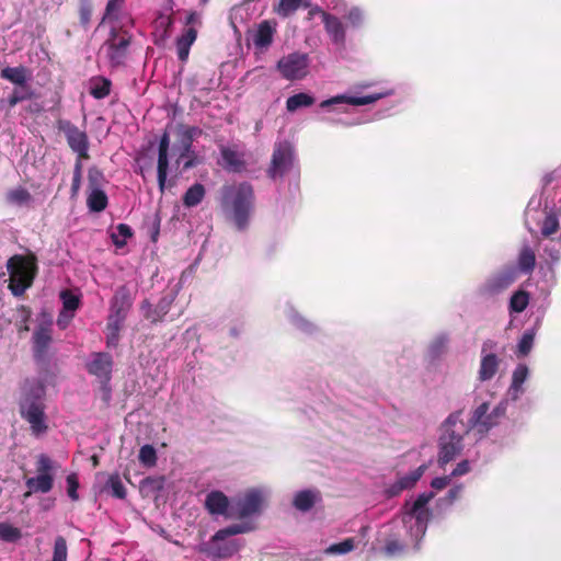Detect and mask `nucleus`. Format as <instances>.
I'll return each mask as SVG.
<instances>
[{
  "mask_svg": "<svg viewBox=\"0 0 561 561\" xmlns=\"http://www.w3.org/2000/svg\"><path fill=\"white\" fill-rule=\"evenodd\" d=\"M426 469V465H421L419 468H416L409 474L398 479V481L391 486V493L393 495H397L403 490L412 489L416 484V482L422 478Z\"/></svg>",
  "mask_w": 561,
  "mask_h": 561,
  "instance_id": "27",
  "label": "nucleus"
},
{
  "mask_svg": "<svg viewBox=\"0 0 561 561\" xmlns=\"http://www.w3.org/2000/svg\"><path fill=\"white\" fill-rule=\"evenodd\" d=\"M53 469V461L51 459L42 454L38 456L37 458V462H36V471L38 474L43 473V474H50V471Z\"/></svg>",
  "mask_w": 561,
  "mask_h": 561,
  "instance_id": "53",
  "label": "nucleus"
},
{
  "mask_svg": "<svg viewBox=\"0 0 561 561\" xmlns=\"http://www.w3.org/2000/svg\"><path fill=\"white\" fill-rule=\"evenodd\" d=\"M322 16V21L324 23V27L332 42L340 46L344 47L345 45V30L342 22L334 15H331L324 11H319Z\"/></svg>",
  "mask_w": 561,
  "mask_h": 561,
  "instance_id": "20",
  "label": "nucleus"
},
{
  "mask_svg": "<svg viewBox=\"0 0 561 561\" xmlns=\"http://www.w3.org/2000/svg\"><path fill=\"white\" fill-rule=\"evenodd\" d=\"M42 388H36L23 396L20 401L21 416L30 423L32 434L39 436L47 432L45 404L42 401Z\"/></svg>",
  "mask_w": 561,
  "mask_h": 561,
  "instance_id": "4",
  "label": "nucleus"
},
{
  "mask_svg": "<svg viewBox=\"0 0 561 561\" xmlns=\"http://www.w3.org/2000/svg\"><path fill=\"white\" fill-rule=\"evenodd\" d=\"M314 103V98L300 92L289 96L286 101V108L288 112H296L300 107H308Z\"/></svg>",
  "mask_w": 561,
  "mask_h": 561,
  "instance_id": "36",
  "label": "nucleus"
},
{
  "mask_svg": "<svg viewBox=\"0 0 561 561\" xmlns=\"http://www.w3.org/2000/svg\"><path fill=\"white\" fill-rule=\"evenodd\" d=\"M54 485V478L51 474H37L34 478L26 480V486L31 492L48 493Z\"/></svg>",
  "mask_w": 561,
  "mask_h": 561,
  "instance_id": "31",
  "label": "nucleus"
},
{
  "mask_svg": "<svg viewBox=\"0 0 561 561\" xmlns=\"http://www.w3.org/2000/svg\"><path fill=\"white\" fill-rule=\"evenodd\" d=\"M68 547L62 536H58L54 542L51 561H67Z\"/></svg>",
  "mask_w": 561,
  "mask_h": 561,
  "instance_id": "43",
  "label": "nucleus"
},
{
  "mask_svg": "<svg viewBox=\"0 0 561 561\" xmlns=\"http://www.w3.org/2000/svg\"><path fill=\"white\" fill-rule=\"evenodd\" d=\"M535 340V333L533 331L524 332L522 339L517 345V354L518 356H527L533 348Z\"/></svg>",
  "mask_w": 561,
  "mask_h": 561,
  "instance_id": "44",
  "label": "nucleus"
},
{
  "mask_svg": "<svg viewBox=\"0 0 561 561\" xmlns=\"http://www.w3.org/2000/svg\"><path fill=\"white\" fill-rule=\"evenodd\" d=\"M53 343L51 328L41 324L33 333V357L38 365L47 366L50 363V345Z\"/></svg>",
  "mask_w": 561,
  "mask_h": 561,
  "instance_id": "8",
  "label": "nucleus"
},
{
  "mask_svg": "<svg viewBox=\"0 0 561 561\" xmlns=\"http://www.w3.org/2000/svg\"><path fill=\"white\" fill-rule=\"evenodd\" d=\"M178 128L182 147V151L178 158V163H180L181 159L186 157L191 151L194 138L202 135L203 130L196 126H186L183 124H180Z\"/></svg>",
  "mask_w": 561,
  "mask_h": 561,
  "instance_id": "23",
  "label": "nucleus"
},
{
  "mask_svg": "<svg viewBox=\"0 0 561 561\" xmlns=\"http://www.w3.org/2000/svg\"><path fill=\"white\" fill-rule=\"evenodd\" d=\"M56 126L57 129L65 135L69 148L79 156V158H90V142L84 130H80L68 119H58Z\"/></svg>",
  "mask_w": 561,
  "mask_h": 561,
  "instance_id": "5",
  "label": "nucleus"
},
{
  "mask_svg": "<svg viewBox=\"0 0 561 561\" xmlns=\"http://www.w3.org/2000/svg\"><path fill=\"white\" fill-rule=\"evenodd\" d=\"M529 304V294L525 290L515 291L510 300V310L513 312H523Z\"/></svg>",
  "mask_w": 561,
  "mask_h": 561,
  "instance_id": "38",
  "label": "nucleus"
},
{
  "mask_svg": "<svg viewBox=\"0 0 561 561\" xmlns=\"http://www.w3.org/2000/svg\"><path fill=\"white\" fill-rule=\"evenodd\" d=\"M205 508L210 515L232 517V514L228 512L229 499L221 491H211L206 495Z\"/></svg>",
  "mask_w": 561,
  "mask_h": 561,
  "instance_id": "18",
  "label": "nucleus"
},
{
  "mask_svg": "<svg viewBox=\"0 0 561 561\" xmlns=\"http://www.w3.org/2000/svg\"><path fill=\"white\" fill-rule=\"evenodd\" d=\"M293 156L289 146L278 145L273 152L268 175L272 179L283 176L291 164Z\"/></svg>",
  "mask_w": 561,
  "mask_h": 561,
  "instance_id": "14",
  "label": "nucleus"
},
{
  "mask_svg": "<svg viewBox=\"0 0 561 561\" xmlns=\"http://www.w3.org/2000/svg\"><path fill=\"white\" fill-rule=\"evenodd\" d=\"M169 149H170V135L168 131H164L159 140L158 146V165H157V175H158V185L161 193L164 192L167 185L168 170H169Z\"/></svg>",
  "mask_w": 561,
  "mask_h": 561,
  "instance_id": "12",
  "label": "nucleus"
},
{
  "mask_svg": "<svg viewBox=\"0 0 561 561\" xmlns=\"http://www.w3.org/2000/svg\"><path fill=\"white\" fill-rule=\"evenodd\" d=\"M470 471V465L468 460L460 461L456 468L453 470L450 477H459L468 473Z\"/></svg>",
  "mask_w": 561,
  "mask_h": 561,
  "instance_id": "61",
  "label": "nucleus"
},
{
  "mask_svg": "<svg viewBox=\"0 0 561 561\" xmlns=\"http://www.w3.org/2000/svg\"><path fill=\"white\" fill-rule=\"evenodd\" d=\"M113 358L108 353H95L92 360L87 365L89 374L95 376L101 382L107 383L111 380Z\"/></svg>",
  "mask_w": 561,
  "mask_h": 561,
  "instance_id": "13",
  "label": "nucleus"
},
{
  "mask_svg": "<svg viewBox=\"0 0 561 561\" xmlns=\"http://www.w3.org/2000/svg\"><path fill=\"white\" fill-rule=\"evenodd\" d=\"M253 205L254 191L251 184L243 182L238 185H225L222 187V210L232 219L238 230L241 231L248 227Z\"/></svg>",
  "mask_w": 561,
  "mask_h": 561,
  "instance_id": "1",
  "label": "nucleus"
},
{
  "mask_svg": "<svg viewBox=\"0 0 561 561\" xmlns=\"http://www.w3.org/2000/svg\"><path fill=\"white\" fill-rule=\"evenodd\" d=\"M112 82L104 77H96L91 80L90 94L96 99L102 100L111 93Z\"/></svg>",
  "mask_w": 561,
  "mask_h": 561,
  "instance_id": "35",
  "label": "nucleus"
},
{
  "mask_svg": "<svg viewBox=\"0 0 561 561\" xmlns=\"http://www.w3.org/2000/svg\"><path fill=\"white\" fill-rule=\"evenodd\" d=\"M505 413V408L502 405L495 407L490 414L493 416L494 420H496V423H499V419L502 417Z\"/></svg>",
  "mask_w": 561,
  "mask_h": 561,
  "instance_id": "64",
  "label": "nucleus"
},
{
  "mask_svg": "<svg viewBox=\"0 0 561 561\" xmlns=\"http://www.w3.org/2000/svg\"><path fill=\"white\" fill-rule=\"evenodd\" d=\"M197 38V30L195 27H187L181 36L176 38V54L182 62H186L190 56L191 46Z\"/></svg>",
  "mask_w": 561,
  "mask_h": 561,
  "instance_id": "22",
  "label": "nucleus"
},
{
  "mask_svg": "<svg viewBox=\"0 0 561 561\" xmlns=\"http://www.w3.org/2000/svg\"><path fill=\"white\" fill-rule=\"evenodd\" d=\"M124 321L125 320L108 317V321L106 324V329L108 332V334H107V344L108 345L117 344V342L119 340V331L122 329Z\"/></svg>",
  "mask_w": 561,
  "mask_h": 561,
  "instance_id": "40",
  "label": "nucleus"
},
{
  "mask_svg": "<svg viewBox=\"0 0 561 561\" xmlns=\"http://www.w3.org/2000/svg\"><path fill=\"white\" fill-rule=\"evenodd\" d=\"M433 497V492L421 493L413 504L410 505L408 502L404 504L405 515L414 518L423 533L425 531L427 523L432 516L431 511L426 506Z\"/></svg>",
  "mask_w": 561,
  "mask_h": 561,
  "instance_id": "10",
  "label": "nucleus"
},
{
  "mask_svg": "<svg viewBox=\"0 0 561 561\" xmlns=\"http://www.w3.org/2000/svg\"><path fill=\"white\" fill-rule=\"evenodd\" d=\"M107 485L110 486L113 496L117 499L126 497V489L118 474H112L108 479Z\"/></svg>",
  "mask_w": 561,
  "mask_h": 561,
  "instance_id": "45",
  "label": "nucleus"
},
{
  "mask_svg": "<svg viewBox=\"0 0 561 561\" xmlns=\"http://www.w3.org/2000/svg\"><path fill=\"white\" fill-rule=\"evenodd\" d=\"M0 76L2 79L10 81L18 87H21L22 90H25V87H28L27 80L30 78V71L24 66L5 67L1 69Z\"/></svg>",
  "mask_w": 561,
  "mask_h": 561,
  "instance_id": "24",
  "label": "nucleus"
},
{
  "mask_svg": "<svg viewBox=\"0 0 561 561\" xmlns=\"http://www.w3.org/2000/svg\"><path fill=\"white\" fill-rule=\"evenodd\" d=\"M185 25H186V28L187 27H195L197 30V27L202 26V16H201V14L195 12V11L190 12L186 15V19H185Z\"/></svg>",
  "mask_w": 561,
  "mask_h": 561,
  "instance_id": "58",
  "label": "nucleus"
},
{
  "mask_svg": "<svg viewBox=\"0 0 561 561\" xmlns=\"http://www.w3.org/2000/svg\"><path fill=\"white\" fill-rule=\"evenodd\" d=\"M64 310L60 312L57 323L60 328H66L69 320L73 318V312L80 306V299L70 290H62L60 293Z\"/></svg>",
  "mask_w": 561,
  "mask_h": 561,
  "instance_id": "21",
  "label": "nucleus"
},
{
  "mask_svg": "<svg viewBox=\"0 0 561 561\" xmlns=\"http://www.w3.org/2000/svg\"><path fill=\"white\" fill-rule=\"evenodd\" d=\"M245 531H248V527H245L243 525H230L226 528H222V529H219L218 531H216V534L211 538V541L213 542L222 541L230 536L243 534Z\"/></svg>",
  "mask_w": 561,
  "mask_h": 561,
  "instance_id": "41",
  "label": "nucleus"
},
{
  "mask_svg": "<svg viewBox=\"0 0 561 561\" xmlns=\"http://www.w3.org/2000/svg\"><path fill=\"white\" fill-rule=\"evenodd\" d=\"M500 365V359L495 354H486L481 357L480 368L478 371V378L480 381L491 380Z\"/></svg>",
  "mask_w": 561,
  "mask_h": 561,
  "instance_id": "29",
  "label": "nucleus"
},
{
  "mask_svg": "<svg viewBox=\"0 0 561 561\" xmlns=\"http://www.w3.org/2000/svg\"><path fill=\"white\" fill-rule=\"evenodd\" d=\"M403 550V545H401L398 540H389L386 542L385 552L387 556H393Z\"/></svg>",
  "mask_w": 561,
  "mask_h": 561,
  "instance_id": "59",
  "label": "nucleus"
},
{
  "mask_svg": "<svg viewBox=\"0 0 561 561\" xmlns=\"http://www.w3.org/2000/svg\"><path fill=\"white\" fill-rule=\"evenodd\" d=\"M81 180L82 176L73 175L72 176V183H71V197H76L80 191L81 187Z\"/></svg>",
  "mask_w": 561,
  "mask_h": 561,
  "instance_id": "62",
  "label": "nucleus"
},
{
  "mask_svg": "<svg viewBox=\"0 0 561 561\" xmlns=\"http://www.w3.org/2000/svg\"><path fill=\"white\" fill-rule=\"evenodd\" d=\"M104 174L98 167H91L88 171V183L91 190L101 188Z\"/></svg>",
  "mask_w": 561,
  "mask_h": 561,
  "instance_id": "50",
  "label": "nucleus"
},
{
  "mask_svg": "<svg viewBox=\"0 0 561 561\" xmlns=\"http://www.w3.org/2000/svg\"><path fill=\"white\" fill-rule=\"evenodd\" d=\"M309 58L307 54L291 53L277 62V69L286 80H301L308 75Z\"/></svg>",
  "mask_w": 561,
  "mask_h": 561,
  "instance_id": "7",
  "label": "nucleus"
},
{
  "mask_svg": "<svg viewBox=\"0 0 561 561\" xmlns=\"http://www.w3.org/2000/svg\"><path fill=\"white\" fill-rule=\"evenodd\" d=\"M275 26L270 21H263L259 24L253 35V44L256 48L265 49L273 43Z\"/></svg>",
  "mask_w": 561,
  "mask_h": 561,
  "instance_id": "26",
  "label": "nucleus"
},
{
  "mask_svg": "<svg viewBox=\"0 0 561 561\" xmlns=\"http://www.w3.org/2000/svg\"><path fill=\"white\" fill-rule=\"evenodd\" d=\"M31 96L32 93L30 87H25V90H22L21 87L15 88L8 99L9 106L14 107L20 102L31 99Z\"/></svg>",
  "mask_w": 561,
  "mask_h": 561,
  "instance_id": "48",
  "label": "nucleus"
},
{
  "mask_svg": "<svg viewBox=\"0 0 561 561\" xmlns=\"http://www.w3.org/2000/svg\"><path fill=\"white\" fill-rule=\"evenodd\" d=\"M20 537L21 531L19 528L8 523H0V539L12 542L20 539Z\"/></svg>",
  "mask_w": 561,
  "mask_h": 561,
  "instance_id": "46",
  "label": "nucleus"
},
{
  "mask_svg": "<svg viewBox=\"0 0 561 561\" xmlns=\"http://www.w3.org/2000/svg\"><path fill=\"white\" fill-rule=\"evenodd\" d=\"M139 461L146 467H153L157 463V451L152 445H144L138 455Z\"/></svg>",
  "mask_w": 561,
  "mask_h": 561,
  "instance_id": "42",
  "label": "nucleus"
},
{
  "mask_svg": "<svg viewBox=\"0 0 561 561\" xmlns=\"http://www.w3.org/2000/svg\"><path fill=\"white\" fill-rule=\"evenodd\" d=\"M348 20L353 25H358L362 22V13L359 10H352L348 14Z\"/></svg>",
  "mask_w": 561,
  "mask_h": 561,
  "instance_id": "63",
  "label": "nucleus"
},
{
  "mask_svg": "<svg viewBox=\"0 0 561 561\" xmlns=\"http://www.w3.org/2000/svg\"><path fill=\"white\" fill-rule=\"evenodd\" d=\"M121 2H107L105 13L102 19V23L113 22L117 20V13L121 10Z\"/></svg>",
  "mask_w": 561,
  "mask_h": 561,
  "instance_id": "54",
  "label": "nucleus"
},
{
  "mask_svg": "<svg viewBox=\"0 0 561 561\" xmlns=\"http://www.w3.org/2000/svg\"><path fill=\"white\" fill-rule=\"evenodd\" d=\"M489 409L490 404L488 402H483L472 412L469 423L467 424L468 427H470V431L472 428H478L479 432L486 433L497 424L496 420H494L489 413Z\"/></svg>",
  "mask_w": 561,
  "mask_h": 561,
  "instance_id": "17",
  "label": "nucleus"
},
{
  "mask_svg": "<svg viewBox=\"0 0 561 561\" xmlns=\"http://www.w3.org/2000/svg\"><path fill=\"white\" fill-rule=\"evenodd\" d=\"M462 411H456L442 424V433L438 439V465L446 466L453 461L463 449V437L469 434L470 427L461 419Z\"/></svg>",
  "mask_w": 561,
  "mask_h": 561,
  "instance_id": "2",
  "label": "nucleus"
},
{
  "mask_svg": "<svg viewBox=\"0 0 561 561\" xmlns=\"http://www.w3.org/2000/svg\"><path fill=\"white\" fill-rule=\"evenodd\" d=\"M517 264L520 272L526 274L531 273L536 266L535 251L528 245L523 247L518 255Z\"/></svg>",
  "mask_w": 561,
  "mask_h": 561,
  "instance_id": "33",
  "label": "nucleus"
},
{
  "mask_svg": "<svg viewBox=\"0 0 561 561\" xmlns=\"http://www.w3.org/2000/svg\"><path fill=\"white\" fill-rule=\"evenodd\" d=\"M379 99V95H365V96H345V95H336L329 100H324L320 103L322 108L329 107L334 104L347 103L354 106L367 105L376 102Z\"/></svg>",
  "mask_w": 561,
  "mask_h": 561,
  "instance_id": "25",
  "label": "nucleus"
},
{
  "mask_svg": "<svg viewBox=\"0 0 561 561\" xmlns=\"http://www.w3.org/2000/svg\"><path fill=\"white\" fill-rule=\"evenodd\" d=\"M238 551V546L236 542L231 541L224 547L218 546L215 551V556L218 558H228L231 557L234 552Z\"/></svg>",
  "mask_w": 561,
  "mask_h": 561,
  "instance_id": "56",
  "label": "nucleus"
},
{
  "mask_svg": "<svg viewBox=\"0 0 561 561\" xmlns=\"http://www.w3.org/2000/svg\"><path fill=\"white\" fill-rule=\"evenodd\" d=\"M559 229V220L558 217L553 214L546 216L542 226H541V234L543 237H550L556 233Z\"/></svg>",
  "mask_w": 561,
  "mask_h": 561,
  "instance_id": "49",
  "label": "nucleus"
},
{
  "mask_svg": "<svg viewBox=\"0 0 561 561\" xmlns=\"http://www.w3.org/2000/svg\"><path fill=\"white\" fill-rule=\"evenodd\" d=\"M528 376V367L524 364L517 365L512 376V388L515 390L520 389Z\"/></svg>",
  "mask_w": 561,
  "mask_h": 561,
  "instance_id": "47",
  "label": "nucleus"
},
{
  "mask_svg": "<svg viewBox=\"0 0 561 561\" xmlns=\"http://www.w3.org/2000/svg\"><path fill=\"white\" fill-rule=\"evenodd\" d=\"M108 204L107 195L101 188L91 190L87 198V205L91 211H103Z\"/></svg>",
  "mask_w": 561,
  "mask_h": 561,
  "instance_id": "34",
  "label": "nucleus"
},
{
  "mask_svg": "<svg viewBox=\"0 0 561 561\" xmlns=\"http://www.w3.org/2000/svg\"><path fill=\"white\" fill-rule=\"evenodd\" d=\"M131 36L121 26L112 25L110 37L105 42L107 57L112 66H119L127 56Z\"/></svg>",
  "mask_w": 561,
  "mask_h": 561,
  "instance_id": "6",
  "label": "nucleus"
},
{
  "mask_svg": "<svg viewBox=\"0 0 561 561\" xmlns=\"http://www.w3.org/2000/svg\"><path fill=\"white\" fill-rule=\"evenodd\" d=\"M7 202L12 205H24L27 204L31 199V193L22 186H19L16 188L10 190L7 193Z\"/></svg>",
  "mask_w": 561,
  "mask_h": 561,
  "instance_id": "37",
  "label": "nucleus"
},
{
  "mask_svg": "<svg viewBox=\"0 0 561 561\" xmlns=\"http://www.w3.org/2000/svg\"><path fill=\"white\" fill-rule=\"evenodd\" d=\"M7 267L10 275L9 289L14 296H22L33 284L36 273L35 260L15 254L9 259Z\"/></svg>",
  "mask_w": 561,
  "mask_h": 561,
  "instance_id": "3",
  "label": "nucleus"
},
{
  "mask_svg": "<svg viewBox=\"0 0 561 561\" xmlns=\"http://www.w3.org/2000/svg\"><path fill=\"white\" fill-rule=\"evenodd\" d=\"M133 237V230L127 224H118L116 231L112 233L111 238L117 248L126 245L127 240Z\"/></svg>",
  "mask_w": 561,
  "mask_h": 561,
  "instance_id": "39",
  "label": "nucleus"
},
{
  "mask_svg": "<svg viewBox=\"0 0 561 561\" xmlns=\"http://www.w3.org/2000/svg\"><path fill=\"white\" fill-rule=\"evenodd\" d=\"M131 306L133 298L129 288L126 285L119 286L111 300L108 317L125 320Z\"/></svg>",
  "mask_w": 561,
  "mask_h": 561,
  "instance_id": "15",
  "label": "nucleus"
},
{
  "mask_svg": "<svg viewBox=\"0 0 561 561\" xmlns=\"http://www.w3.org/2000/svg\"><path fill=\"white\" fill-rule=\"evenodd\" d=\"M450 476L434 478L431 482V486L435 490H443L450 483Z\"/></svg>",
  "mask_w": 561,
  "mask_h": 561,
  "instance_id": "60",
  "label": "nucleus"
},
{
  "mask_svg": "<svg viewBox=\"0 0 561 561\" xmlns=\"http://www.w3.org/2000/svg\"><path fill=\"white\" fill-rule=\"evenodd\" d=\"M310 2H278L277 11L285 14L296 11L298 8H308Z\"/></svg>",
  "mask_w": 561,
  "mask_h": 561,
  "instance_id": "57",
  "label": "nucleus"
},
{
  "mask_svg": "<svg viewBox=\"0 0 561 561\" xmlns=\"http://www.w3.org/2000/svg\"><path fill=\"white\" fill-rule=\"evenodd\" d=\"M206 194L205 186L201 183H195L187 188L183 195V205L187 208L195 207L204 199Z\"/></svg>",
  "mask_w": 561,
  "mask_h": 561,
  "instance_id": "32",
  "label": "nucleus"
},
{
  "mask_svg": "<svg viewBox=\"0 0 561 561\" xmlns=\"http://www.w3.org/2000/svg\"><path fill=\"white\" fill-rule=\"evenodd\" d=\"M354 549V539L347 538L339 543H333L329 547L328 551L331 553H347Z\"/></svg>",
  "mask_w": 561,
  "mask_h": 561,
  "instance_id": "51",
  "label": "nucleus"
},
{
  "mask_svg": "<svg viewBox=\"0 0 561 561\" xmlns=\"http://www.w3.org/2000/svg\"><path fill=\"white\" fill-rule=\"evenodd\" d=\"M220 154L226 170L231 172H241L244 169L245 163L236 150L229 147H221Z\"/></svg>",
  "mask_w": 561,
  "mask_h": 561,
  "instance_id": "30",
  "label": "nucleus"
},
{
  "mask_svg": "<svg viewBox=\"0 0 561 561\" xmlns=\"http://www.w3.org/2000/svg\"><path fill=\"white\" fill-rule=\"evenodd\" d=\"M320 493L319 491L314 490H302L296 493L293 505L296 510L300 512H308L310 511L314 504L320 501Z\"/></svg>",
  "mask_w": 561,
  "mask_h": 561,
  "instance_id": "28",
  "label": "nucleus"
},
{
  "mask_svg": "<svg viewBox=\"0 0 561 561\" xmlns=\"http://www.w3.org/2000/svg\"><path fill=\"white\" fill-rule=\"evenodd\" d=\"M262 495L259 491L248 492L243 499L237 503V515L239 518L249 517L259 513L262 506Z\"/></svg>",
  "mask_w": 561,
  "mask_h": 561,
  "instance_id": "19",
  "label": "nucleus"
},
{
  "mask_svg": "<svg viewBox=\"0 0 561 561\" xmlns=\"http://www.w3.org/2000/svg\"><path fill=\"white\" fill-rule=\"evenodd\" d=\"M66 481H67L68 496L73 501L78 500L79 495H78L77 491L79 488V481H78L77 474L76 473L69 474L67 477Z\"/></svg>",
  "mask_w": 561,
  "mask_h": 561,
  "instance_id": "55",
  "label": "nucleus"
},
{
  "mask_svg": "<svg viewBox=\"0 0 561 561\" xmlns=\"http://www.w3.org/2000/svg\"><path fill=\"white\" fill-rule=\"evenodd\" d=\"M32 316V310L24 306L20 305L15 308H9L2 313V319L7 323H12L15 325L19 334H23L30 331L28 321Z\"/></svg>",
  "mask_w": 561,
  "mask_h": 561,
  "instance_id": "16",
  "label": "nucleus"
},
{
  "mask_svg": "<svg viewBox=\"0 0 561 561\" xmlns=\"http://www.w3.org/2000/svg\"><path fill=\"white\" fill-rule=\"evenodd\" d=\"M173 298L170 296H163L160 298L156 306H152L148 299L142 300L140 310L145 319L156 324L162 322L164 317L169 313Z\"/></svg>",
  "mask_w": 561,
  "mask_h": 561,
  "instance_id": "11",
  "label": "nucleus"
},
{
  "mask_svg": "<svg viewBox=\"0 0 561 561\" xmlns=\"http://www.w3.org/2000/svg\"><path fill=\"white\" fill-rule=\"evenodd\" d=\"M516 279V272L512 267L501 270L490 275L479 287L478 293L483 297H492L507 289Z\"/></svg>",
  "mask_w": 561,
  "mask_h": 561,
  "instance_id": "9",
  "label": "nucleus"
},
{
  "mask_svg": "<svg viewBox=\"0 0 561 561\" xmlns=\"http://www.w3.org/2000/svg\"><path fill=\"white\" fill-rule=\"evenodd\" d=\"M92 5L90 2H82L79 8V19L83 27H88L92 18Z\"/></svg>",
  "mask_w": 561,
  "mask_h": 561,
  "instance_id": "52",
  "label": "nucleus"
}]
</instances>
